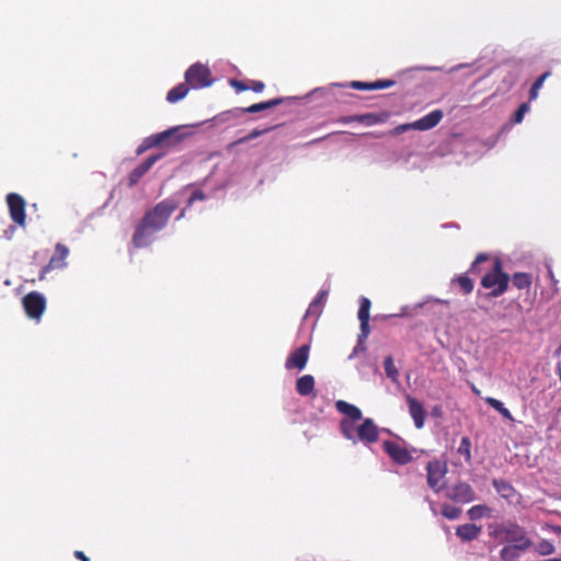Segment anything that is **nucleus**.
Returning a JSON list of instances; mask_svg holds the SVG:
<instances>
[{
  "mask_svg": "<svg viewBox=\"0 0 561 561\" xmlns=\"http://www.w3.org/2000/svg\"><path fill=\"white\" fill-rule=\"evenodd\" d=\"M559 376H560V380H561V367H559Z\"/></svg>",
  "mask_w": 561,
  "mask_h": 561,
  "instance_id": "864d4df0",
  "label": "nucleus"
},
{
  "mask_svg": "<svg viewBox=\"0 0 561 561\" xmlns=\"http://www.w3.org/2000/svg\"><path fill=\"white\" fill-rule=\"evenodd\" d=\"M510 280H512L513 286L517 289L529 290L533 284V275L525 272H515L510 276Z\"/></svg>",
  "mask_w": 561,
  "mask_h": 561,
  "instance_id": "b1692460",
  "label": "nucleus"
},
{
  "mask_svg": "<svg viewBox=\"0 0 561 561\" xmlns=\"http://www.w3.org/2000/svg\"><path fill=\"white\" fill-rule=\"evenodd\" d=\"M336 410L345 415L340 422V431L342 435L350 440L355 442L357 436V428H355V422L362 420V411L354 404H351L344 400H337L335 402Z\"/></svg>",
  "mask_w": 561,
  "mask_h": 561,
  "instance_id": "20e7f679",
  "label": "nucleus"
},
{
  "mask_svg": "<svg viewBox=\"0 0 561 561\" xmlns=\"http://www.w3.org/2000/svg\"><path fill=\"white\" fill-rule=\"evenodd\" d=\"M485 402L491 408L496 410L504 419L513 420L512 413L510 412V410L507 408L504 407V404L500 400H497L495 398L488 397L485 399Z\"/></svg>",
  "mask_w": 561,
  "mask_h": 561,
  "instance_id": "2f4dec72",
  "label": "nucleus"
},
{
  "mask_svg": "<svg viewBox=\"0 0 561 561\" xmlns=\"http://www.w3.org/2000/svg\"><path fill=\"white\" fill-rule=\"evenodd\" d=\"M489 536L499 543L516 545L522 551L533 547V541L527 537L526 531L515 522L494 523L488 527Z\"/></svg>",
  "mask_w": 561,
  "mask_h": 561,
  "instance_id": "f257e3e1",
  "label": "nucleus"
},
{
  "mask_svg": "<svg viewBox=\"0 0 561 561\" xmlns=\"http://www.w3.org/2000/svg\"><path fill=\"white\" fill-rule=\"evenodd\" d=\"M508 285L510 275L503 271L502 261L496 257L492 270L483 275L481 286L491 289L489 296L495 298L502 296L508 289Z\"/></svg>",
  "mask_w": 561,
  "mask_h": 561,
  "instance_id": "f03ea898",
  "label": "nucleus"
},
{
  "mask_svg": "<svg viewBox=\"0 0 561 561\" xmlns=\"http://www.w3.org/2000/svg\"><path fill=\"white\" fill-rule=\"evenodd\" d=\"M405 401L408 403V409L411 417L413 419L414 425L417 430H421L424 427L425 419H426V411L422 404L416 398L407 394Z\"/></svg>",
  "mask_w": 561,
  "mask_h": 561,
  "instance_id": "dca6fc26",
  "label": "nucleus"
},
{
  "mask_svg": "<svg viewBox=\"0 0 561 561\" xmlns=\"http://www.w3.org/2000/svg\"><path fill=\"white\" fill-rule=\"evenodd\" d=\"M550 76H551V71H546L535 80V82L533 83V85L529 90V100L530 101H534L538 98L539 90L542 88L546 79L549 78Z\"/></svg>",
  "mask_w": 561,
  "mask_h": 561,
  "instance_id": "7c9ffc66",
  "label": "nucleus"
},
{
  "mask_svg": "<svg viewBox=\"0 0 561 561\" xmlns=\"http://www.w3.org/2000/svg\"><path fill=\"white\" fill-rule=\"evenodd\" d=\"M182 140L180 127H173L162 133L146 138L145 144L137 149V153H142L147 148L160 146L163 144L175 145Z\"/></svg>",
  "mask_w": 561,
  "mask_h": 561,
  "instance_id": "1a4fd4ad",
  "label": "nucleus"
},
{
  "mask_svg": "<svg viewBox=\"0 0 561 561\" xmlns=\"http://www.w3.org/2000/svg\"><path fill=\"white\" fill-rule=\"evenodd\" d=\"M489 511L485 505H474L468 511V515L470 519H479L483 516V514Z\"/></svg>",
  "mask_w": 561,
  "mask_h": 561,
  "instance_id": "4c0bfd02",
  "label": "nucleus"
},
{
  "mask_svg": "<svg viewBox=\"0 0 561 561\" xmlns=\"http://www.w3.org/2000/svg\"><path fill=\"white\" fill-rule=\"evenodd\" d=\"M534 548L536 553L542 557L550 556L556 551L554 543L548 539H541L535 545Z\"/></svg>",
  "mask_w": 561,
  "mask_h": 561,
  "instance_id": "c85d7f7f",
  "label": "nucleus"
},
{
  "mask_svg": "<svg viewBox=\"0 0 561 561\" xmlns=\"http://www.w3.org/2000/svg\"><path fill=\"white\" fill-rule=\"evenodd\" d=\"M518 551L522 550L516 545H506L501 549L500 558L502 561H515L519 557Z\"/></svg>",
  "mask_w": 561,
  "mask_h": 561,
  "instance_id": "c756f323",
  "label": "nucleus"
},
{
  "mask_svg": "<svg viewBox=\"0 0 561 561\" xmlns=\"http://www.w3.org/2000/svg\"><path fill=\"white\" fill-rule=\"evenodd\" d=\"M327 137H328V136H325V138H327ZM322 139H324V137H322V138H318V139H314V140H312L311 142H312V144H314V142H319V141H321Z\"/></svg>",
  "mask_w": 561,
  "mask_h": 561,
  "instance_id": "603ef678",
  "label": "nucleus"
},
{
  "mask_svg": "<svg viewBox=\"0 0 561 561\" xmlns=\"http://www.w3.org/2000/svg\"><path fill=\"white\" fill-rule=\"evenodd\" d=\"M68 255L69 249L62 243H57L53 256L39 273V279H44L45 275L53 270L65 267Z\"/></svg>",
  "mask_w": 561,
  "mask_h": 561,
  "instance_id": "4468645a",
  "label": "nucleus"
},
{
  "mask_svg": "<svg viewBox=\"0 0 561 561\" xmlns=\"http://www.w3.org/2000/svg\"><path fill=\"white\" fill-rule=\"evenodd\" d=\"M490 260V255L486 253H479L474 261L471 263L469 268V273L479 274L481 272L480 264Z\"/></svg>",
  "mask_w": 561,
  "mask_h": 561,
  "instance_id": "e433bc0d",
  "label": "nucleus"
},
{
  "mask_svg": "<svg viewBox=\"0 0 561 561\" xmlns=\"http://www.w3.org/2000/svg\"><path fill=\"white\" fill-rule=\"evenodd\" d=\"M457 451L465 457L466 462L471 461V440L469 437L461 438Z\"/></svg>",
  "mask_w": 561,
  "mask_h": 561,
  "instance_id": "c9c22d12",
  "label": "nucleus"
},
{
  "mask_svg": "<svg viewBox=\"0 0 561 561\" xmlns=\"http://www.w3.org/2000/svg\"><path fill=\"white\" fill-rule=\"evenodd\" d=\"M379 432L371 419H365L357 427L356 438L363 443L371 444L378 440Z\"/></svg>",
  "mask_w": 561,
  "mask_h": 561,
  "instance_id": "a211bd4d",
  "label": "nucleus"
},
{
  "mask_svg": "<svg viewBox=\"0 0 561 561\" xmlns=\"http://www.w3.org/2000/svg\"><path fill=\"white\" fill-rule=\"evenodd\" d=\"M206 198L205 194L201 190H196L192 193L191 197L188 198L187 205L191 206L196 201H204Z\"/></svg>",
  "mask_w": 561,
  "mask_h": 561,
  "instance_id": "37998d69",
  "label": "nucleus"
},
{
  "mask_svg": "<svg viewBox=\"0 0 561 561\" xmlns=\"http://www.w3.org/2000/svg\"><path fill=\"white\" fill-rule=\"evenodd\" d=\"M283 102H284L283 98H276V99H272V100H268V101H265V102H260V103L252 104V105H250L248 107L236 108V111L237 112H241V113L254 114V113H259V112L264 111V110L273 108V107H275L277 105H280Z\"/></svg>",
  "mask_w": 561,
  "mask_h": 561,
  "instance_id": "4be33fe9",
  "label": "nucleus"
},
{
  "mask_svg": "<svg viewBox=\"0 0 561 561\" xmlns=\"http://www.w3.org/2000/svg\"><path fill=\"white\" fill-rule=\"evenodd\" d=\"M442 118L443 112L440 110H435L413 123L398 125L393 129L389 130L388 135L398 136L412 129L428 130L437 126Z\"/></svg>",
  "mask_w": 561,
  "mask_h": 561,
  "instance_id": "39448f33",
  "label": "nucleus"
},
{
  "mask_svg": "<svg viewBox=\"0 0 561 561\" xmlns=\"http://www.w3.org/2000/svg\"><path fill=\"white\" fill-rule=\"evenodd\" d=\"M184 77L185 82L191 89H202L213 83L210 69L201 62L193 64L188 67Z\"/></svg>",
  "mask_w": 561,
  "mask_h": 561,
  "instance_id": "0eeeda50",
  "label": "nucleus"
},
{
  "mask_svg": "<svg viewBox=\"0 0 561 561\" xmlns=\"http://www.w3.org/2000/svg\"><path fill=\"white\" fill-rule=\"evenodd\" d=\"M75 557L80 560V561H90V558L85 556V553L83 551H80V550H76L75 551Z\"/></svg>",
  "mask_w": 561,
  "mask_h": 561,
  "instance_id": "c03bdc74",
  "label": "nucleus"
},
{
  "mask_svg": "<svg viewBox=\"0 0 561 561\" xmlns=\"http://www.w3.org/2000/svg\"><path fill=\"white\" fill-rule=\"evenodd\" d=\"M448 466L445 460L433 459L426 465V481L428 486L435 492H440L444 488V479L447 474Z\"/></svg>",
  "mask_w": 561,
  "mask_h": 561,
  "instance_id": "423d86ee",
  "label": "nucleus"
},
{
  "mask_svg": "<svg viewBox=\"0 0 561 561\" xmlns=\"http://www.w3.org/2000/svg\"><path fill=\"white\" fill-rule=\"evenodd\" d=\"M22 305L28 318L39 320L46 308V299L42 294L31 291L23 297Z\"/></svg>",
  "mask_w": 561,
  "mask_h": 561,
  "instance_id": "f8f14e48",
  "label": "nucleus"
},
{
  "mask_svg": "<svg viewBox=\"0 0 561 561\" xmlns=\"http://www.w3.org/2000/svg\"><path fill=\"white\" fill-rule=\"evenodd\" d=\"M492 485L503 499L512 500L516 495L514 486L505 480L494 479Z\"/></svg>",
  "mask_w": 561,
  "mask_h": 561,
  "instance_id": "a878e982",
  "label": "nucleus"
},
{
  "mask_svg": "<svg viewBox=\"0 0 561 561\" xmlns=\"http://www.w3.org/2000/svg\"><path fill=\"white\" fill-rule=\"evenodd\" d=\"M432 413H433L434 415H439V414H440V408H439V407H435V408L433 409Z\"/></svg>",
  "mask_w": 561,
  "mask_h": 561,
  "instance_id": "09e8293b",
  "label": "nucleus"
},
{
  "mask_svg": "<svg viewBox=\"0 0 561 561\" xmlns=\"http://www.w3.org/2000/svg\"><path fill=\"white\" fill-rule=\"evenodd\" d=\"M481 533V526L474 524H463L456 528V535L463 541H471Z\"/></svg>",
  "mask_w": 561,
  "mask_h": 561,
  "instance_id": "5701e85b",
  "label": "nucleus"
},
{
  "mask_svg": "<svg viewBox=\"0 0 561 561\" xmlns=\"http://www.w3.org/2000/svg\"><path fill=\"white\" fill-rule=\"evenodd\" d=\"M229 84L238 92H243L248 90V82L238 79H230Z\"/></svg>",
  "mask_w": 561,
  "mask_h": 561,
  "instance_id": "a19ab883",
  "label": "nucleus"
},
{
  "mask_svg": "<svg viewBox=\"0 0 561 561\" xmlns=\"http://www.w3.org/2000/svg\"><path fill=\"white\" fill-rule=\"evenodd\" d=\"M178 208V204L173 199H164L158 203L152 209L148 210L142 219L140 220L148 227H151L152 231H160L163 229L171 215Z\"/></svg>",
  "mask_w": 561,
  "mask_h": 561,
  "instance_id": "7ed1b4c3",
  "label": "nucleus"
},
{
  "mask_svg": "<svg viewBox=\"0 0 561 561\" xmlns=\"http://www.w3.org/2000/svg\"><path fill=\"white\" fill-rule=\"evenodd\" d=\"M309 351L310 346L308 344H304L291 352L285 363L286 369L302 370L308 363Z\"/></svg>",
  "mask_w": 561,
  "mask_h": 561,
  "instance_id": "2eb2a0df",
  "label": "nucleus"
},
{
  "mask_svg": "<svg viewBox=\"0 0 561 561\" xmlns=\"http://www.w3.org/2000/svg\"><path fill=\"white\" fill-rule=\"evenodd\" d=\"M385 371L388 378L392 381H398L399 371L394 366L393 358L391 356H387L383 362Z\"/></svg>",
  "mask_w": 561,
  "mask_h": 561,
  "instance_id": "72a5a7b5",
  "label": "nucleus"
},
{
  "mask_svg": "<svg viewBox=\"0 0 561 561\" xmlns=\"http://www.w3.org/2000/svg\"><path fill=\"white\" fill-rule=\"evenodd\" d=\"M388 113L382 114H376V113H366V114H359V115H351V116H343L339 119L342 124H350L353 122H357L367 126L376 125L383 123L388 118Z\"/></svg>",
  "mask_w": 561,
  "mask_h": 561,
  "instance_id": "f3484780",
  "label": "nucleus"
},
{
  "mask_svg": "<svg viewBox=\"0 0 561 561\" xmlns=\"http://www.w3.org/2000/svg\"><path fill=\"white\" fill-rule=\"evenodd\" d=\"M191 87L186 82L179 83L168 92L167 101L169 103H176L181 101L187 95Z\"/></svg>",
  "mask_w": 561,
  "mask_h": 561,
  "instance_id": "bb28decb",
  "label": "nucleus"
},
{
  "mask_svg": "<svg viewBox=\"0 0 561 561\" xmlns=\"http://www.w3.org/2000/svg\"><path fill=\"white\" fill-rule=\"evenodd\" d=\"M529 111V105L527 103H522L516 112L514 113L513 122L515 124L522 123L524 119L525 114Z\"/></svg>",
  "mask_w": 561,
  "mask_h": 561,
  "instance_id": "58836bf2",
  "label": "nucleus"
},
{
  "mask_svg": "<svg viewBox=\"0 0 561 561\" xmlns=\"http://www.w3.org/2000/svg\"><path fill=\"white\" fill-rule=\"evenodd\" d=\"M160 158L161 154H152L137 165L128 175V186L136 185Z\"/></svg>",
  "mask_w": 561,
  "mask_h": 561,
  "instance_id": "6ab92c4d",
  "label": "nucleus"
},
{
  "mask_svg": "<svg viewBox=\"0 0 561 561\" xmlns=\"http://www.w3.org/2000/svg\"><path fill=\"white\" fill-rule=\"evenodd\" d=\"M382 446L387 455L398 465H408L413 459L410 450L397 442L385 440Z\"/></svg>",
  "mask_w": 561,
  "mask_h": 561,
  "instance_id": "ddd939ff",
  "label": "nucleus"
},
{
  "mask_svg": "<svg viewBox=\"0 0 561 561\" xmlns=\"http://www.w3.org/2000/svg\"><path fill=\"white\" fill-rule=\"evenodd\" d=\"M394 85V81L390 79L376 80L374 82L352 81L350 87L355 90H381Z\"/></svg>",
  "mask_w": 561,
  "mask_h": 561,
  "instance_id": "412c9836",
  "label": "nucleus"
},
{
  "mask_svg": "<svg viewBox=\"0 0 561 561\" xmlns=\"http://www.w3.org/2000/svg\"><path fill=\"white\" fill-rule=\"evenodd\" d=\"M383 135L385 134H382V133H373V131L364 134V136H370V137H374V138H380Z\"/></svg>",
  "mask_w": 561,
  "mask_h": 561,
  "instance_id": "a18cd8bd",
  "label": "nucleus"
},
{
  "mask_svg": "<svg viewBox=\"0 0 561 561\" xmlns=\"http://www.w3.org/2000/svg\"><path fill=\"white\" fill-rule=\"evenodd\" d=\"M453 283H457L465 295L472 293L473 282L468 277L467 274H462L453 279Z\"/></svg>",
  "mask_w": 561,
  "mask_h": 561,
  "instance_id": "473e14b6",
  "label": "nucleus"
},
{
  "mask_svg": "<svg viewBox=\"0 0 561 561\" xmlns=\"http://www.w3.org/2000/svg\"><path fill=\"white\" fill-rule=\"evenodd\" d=\"M276 127H278V125H276V126H271V127H267V128H264V129H257V128H255V129L251 130V133H249L248 135H245V136H243V137H241V138H239V139L234 140V141L230 142V144L227 146V151L231 152V151H232V149H233L236 146L241 145V144H245V142H248V141L252 140V139H255V138H257V137H260V136H262V135H264V134H266V133H268V131H271V130L275 129Z\"/></svg>",
  "mask_w": 561,
  "mask_h": 561,
  "instance_id": "393cba45",
  "label": "nucleus"
},
{
  "mask_svg": "<svg viewBox=\"0 0 561 561\" xmlns=\"http://www.w3.org/2000/svg\"><path fill=\"white\" fill-rule=\"evenodd\" d=\"M157 231H152L151 227H148L144 222H139V225L136 227V230L133 236V244L136 248H146L148 247L152 240H153V233Z\"/></svg>",
  "mask_w": 561,
  "mask_h": 561,
  "instance_id": "aec40b11",
  "label": "nucleus"
},
{
  "mask_svg": "<svg viewBox=\"0 0 561 561\" xmlns=\"http://www.w3.org/2000/svg\"><path fill=\"white\" fill-rule=\"evenodd\" d=\"M264 89H265V84L263 81H259V80H249L248 81V90H252L256 93H260Z\"/></svg>",
  "mask_w": 561,
  "mask_h": 561,
  "instance_id": "79ce46f5",
  "label": "nucleus"
},
{
  "mask_svg": "<svg viewBox=\"0 0 561 561\" xmlns=\"http://www.w3.org/2000/svg\"><path fill=\"white\" fill-rule=\"evenodd\" d=\"M440 513L445 518L455 520L461 515V508L450 504H443Z\"/></svg>",
  "mask_w": 561,
  "mask_h": 561,
  "instance_id": "f704fd0d",
  "label": "nucleus"
},
{
  "mask_svg": "<svg viewBox=\"0 0 561 561\" xmlns=\"http://www.w3.org/2000/svg\"><path fill=\"white\" fill-rule=\"evenodd\" d=\"M328 297V290H320L313 301L310 304L309 309L317 308L318 306L324 304Z\"/></svg>",
  "mask_w": 561,
  "mask_h": 561,
  "instance_id": "ea45409f",
  "label": "nucleus"
},
{
  "mask_svg": "<svg viewBox=\"0 0 561 561\" xmlns=\"http://www.w3.org/2000/svg\"><path fill=\"white\" fill-rule=\"evenodd\" d=\"M431 300L435 301L436 304H442V305H448L449 304L448 300H444V299H439V298H432Z\"/></svg>",
  "mask_w": 561,
  "mask_h": 561,
  "instance_id": "49530a36",
  "label": "nucleus"
},
{
  "mask_svg": "<svg viewBox=\"0 0 561 561\" xmlns=\"http://www.w3.org/2000/svg\"><path fill=\"white\" fill-rule=\"evenodd\" d=\"M445 496L455 503L468 504L476 500V492L469 483L458 481L446 488Z\"/></svg>",
  "mask_w": 561,
  "mask_h": 561,
  "instance_id": "9d476101",
  "label": "nucleus"
},
{
  "mask_svg": "<svg viewBox=\"0 0 561 561\" xmlns=\"http://www.w3.org/2000/svg\"><path fill=\"white\" fill-rule=\"evenodd\" d=\"M371 302L367 297H362L359 299V309H358V320L360 323V333L358 334L357 346L355 347V352L358 348L364 350V343L370 334L369 327V311H370Z\"/></svg>",
  "mask_w": 561,
  "mask_h": 561,
  "instance_id": "9b49d317",
  "label": "nucleus"
},
{
  "mask_svg": "<svg viewBox=\"0 0 561 561\" xmlns=\"http://www.w3.org/2000/svg\"><path fill=\"white\" fill-rule=\"evenodd\" d=\"M314 389V378L311 375H304L296 381V390L300 396H309Z\"/></svg>",
  "mask_w": 561,
  "mask_h": 561,
  "instance_id": "cd10ccee",
  "label": "nucleus"
},
{
  "mask_svg": "<svg viewBox=\"0 0 561 561\" xmlns=\"http://www.w3.org/2000/svg\"><path fill=\"white\" fill-rule=\"evenodd\" d=\"M9 215L12 221L21 227L25 228L26 226V202L25 199L18 193H9L5 197Z\"/></svg>",
  "mask_w": 561,
  "mask_h": 561,
  "instance_id": "6e6552de",
  "label": "nucleus"
},
{
  "mask_svg": "<svg viewBox=\"0 0 561 561\" xmlns=\"http://www.w3.org/2000/svg\"><path fill=\"white\" fill-rule=\"evenodd\" d=\"M14 232V227H10L9 230H5V234L10 233L12 234ZM11 236H8V239H10Z\"/></svg>",
  "mask_w": 561,
  "mask_h": 561,
  "instance_id": "8fccbe9b",
  "label": "nucleus"
},
{
  "mask_svg": "<svg viewBox=\"0 0 561 561\" xmlns=\"http://www.w3.org/2000/svg\"><path fill=\"white\" fill-rule=\"evenodd\" d=\"M548 274H549V277H550L551 282H552V283H554V284H557V280H556V278H554V274H553L552 270H549V273H548Z\"/></svg>",
  "mask_w": 561,
  "mask_h": 561,
  "instance_id": "de8ad7c7",
  "label": "nucleus"
},
{
  "mask_svg": "<svg viewBox=\"0 0 561 561\" xmlns=\"http://www.w3.org/2000/svg\"><path fill=\"white\" fill-rule=\"evenodd\" d=\"M553 530H554L556 534H561V527L560 526L553 527Z\"/></svg>",
  "mask_w": 561,
  "mask_h": 561,
  "instance_id": "3c124183",
  "label": "nucleus"
}]
</instances>
